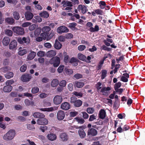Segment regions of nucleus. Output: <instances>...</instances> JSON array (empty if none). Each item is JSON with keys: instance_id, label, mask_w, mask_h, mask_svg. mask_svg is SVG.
I'll return each instance as SVG.
<instances>
[{"instance_id": "nucleus-31", "label": "nucleus", "mask_w": 145, "mask_h": 145, "mask_svg": "<svg viewBox=\"0 0 145 145\" xmlns=\"http://www.w3.org/2000/svg\"><path fill=\"white\" fill-rule=\"evenodd\" d=\"M78 60V59L76 58L72 57L71 59L69 62L72 63L74 66H76L78 65L77 62Z\"/></svg>"}, {"instance_id": "nucleus-25", "label": "nucleus", "mask_w": 145, "mask_h": 145, "mask_svg": "<svg viewBox=\"0 0 145 145\" xmlns=\"http://www.w3.org/2000/svg\"><path fill=\"white\" fill-rule=\"evenodd\" d=\"M56 52L54 50H51L48 51L47 53L48 57H52L56 55Z\"/></svg>"}, {"instance_id": "nucleus-37", "label": "nucleus", "mask_w": 145, "mask_h": 145, "mask_svg": "<svg viewBox=\"0 0 145 145\" xmlns=\"http://www.w3.org/2000/svg\"><path fill=\"white\" fill-rule=\"evenodd\" d=\"M104 42L105 44L107 46H110V44L109 42L112 43L113 42V40L111 39L106 38V39L104 40Z\"/></svg>"}, {"instance_id": "nucleus-53", "label": "nucleus", "mask_w": 145, "mask_h": 145, "mask_svg": "<svg viewBox=\"0 0 145 145\" xmlns=\"http://www.w3.org/2000/svg\"><path fill=\"white\" fill-rule=\"evenodd\" d=\"M27 69V65H22L20 68V70L21 72H24Z\"/></svg>"}, {"instance_id": "nucleus-29", "label": "nucleus", "mask_w": 145, "mask_h": 145, "mask_svg": "<svg viewBox=\"0 0 145 145\" xmlns=\"http://www.w3.org/2000/svg\"><path fill=\"white\" fill-rule=\"evenodd\" d=\"M10 41V39L8 37H5L3 40V44L5 46H7Z\"/></svg>"}, {"instance_id": "nucleus-21", "label": "nucleus", "mask_w": 145, "mask_h": 145, "mask_svg": "<svg viewBox=\"0 0 145 145\" xmlns=\"http://www.w3.org/2000/svg\"><path fill=\"white\" fill-rule=\"evenodd\" d=\"M106 115V112L105 110L103 109H101L99 112V118L101 119H103L105 118Z\"/></svg>"}, {"instance_id": "nucleus-34", "label": "nucleus", "mask_w": 145, "mask_h": 145, "mask_svg": "<svg viewBox=\"0 0 145 145\" xmlns=\"http://www.w3.org/2000/svg\"><path fill=\"white\" fill-rule=\"evenodd\" d=\"M22 48L21 47H20L19 49L20 50L18 52V54L20 56H23L26 54L27 53V51L26 49H24L22 50H21L22 49Z\"/></svg>"}, {"instance_id": "nucleus-46", "label": "nucleus", "mask_w": 145, "mask_h": 145, "mask_svg": "<svg viewBox=\"0 0 145 145\" xmlns=\"http://www.w3.org/2000/svg\"><path fill=\"white\" fill-rule=\"evenodd\" d=\"M72 94L77 97H81L82 95V93L80 92H78L77 91H74L72 93Z\"/></svg>"}, {"instance_id": "nucleus-60", "label": "nucleus", "mask_w": 145, "mask_h": 145, "mask_svg": "<svg viewBox=\"0 0 145 145\" xmlns=\"http://www.w3.org/2000/svg\"><path fill=\"white\" fill-rule=\"evenodd\" d=\"M14 82V81L13 80H9L5 82L6 85H10L12 84Z\"/></svg>"}, {"instance_id": "nucleus-47", "label": "nucleus", "mask_w": 145, "mask_h": 145, "mask_svg": "<svg viewBox=\"0 0 145 145\" xmlns=\"http://www.w3.org/2000/svg\"><path fill=\"white\" fill-rule=\"evenodd\" d=\"M75 119L76 120L78 123L82 124L85 122V121L82 119L78 117H76Z\"/></svg>"}, {"instance_id": "nucleus-19", "label": "nucleus", "mask_w": 145, "mask_h": 145, "mask_svg": "<svg viewBox=\"0 0 145 145\" xmlns=\"http://www.w3.org/2000/svg\"><path fill=\"white\" fill-rule=\"evenodd\" d=\"M5 21L6 23L10 25H12L14 23V20L12 17H7L5 18Z\"/></svg>"}, {"instance_id": "nucleus-62", "label": "nucleus", "mask_w": 145, "mask_h": 145, "mask_svg": "<svg viewBox=\"0 0 145 145\" xmlns=\"http://www.w3.org/2000/svg\"><path fill=\"white\" fill-rule=\"evenodd\" d=\"M5 33L9 36H12V31L9 29L6 30L5 31Z\"/></svg>"}, {"instance_id": "nucleus-41", "label": "nucleus", "mask_w": 145, "mask_h": 145, "mask_svg": "<svg viewBox=\"0 0 145 145\" xmlns=\"http://www.w3.org/2000/svg\"><path fill=\"white\" fill-rule=\"evenodd\" d=\"M77 25V24L74 22L70 23L68 25V27L72 29H74L75 28V27Z\"/></svg>"}, {"instance_id": "nucleus-40", "label": "nucleus", "mask_w": 145, "mask_h": 145, "mask_svg": "<svg viewBox=\"0 0 145 145\" xmlns=\"http://www.w3.org/2000/svg\"><path fill=\"white\" fill-rule=\"evenodd\" d=\"M99 4V7L101 9H104L106 6V3L105 1H100Z\"/></svg>"}, {"instance_id": "nucleus-13", "label": "nucleus", "mask_w": 145, "mask_h": 145, "mask_svg": "<svg viewBox=\"0 0 145 145\" xmlns=\"http://www.w3.org/2000/svg\"><path fill=\"white\" fill-rule=\"evenodd\" d=\"M61 108L63 110H67L70 108V104L67 102H65L62 103L61 105Z\"/></svg>"}, {"instance_id": "nucleus-35", "label": "nucleus", "mask_w": 145, "mask_h": 145, "mask_svg": "<svg viewBox=\"0 0 145 145\" xmlns=\"http://www.w3.org/2000/svg\"><path fill=\"white\" fill-rule=\"evenodd\" d=\"M39 15L42 17L47 18L49 16L48 13L46 11H44L39 14Z\"/></svg>"}, {"instance_id": "nucleus-64", "label": "nucleus", "mask_w": 145, "mask_h": 145, "mask_svg": "<svg viewBox=\"0 0 145 145\" xmlns=\"http://www.w3.org/2000/svg\"><path fill=\"white\" fill-rule=\"evenodd\" d=\"M22 40L23 41V43H25L26 44H28L30 42V40L29 38H28L23 37L22 38Z\"/></svg>"}, {"instance_id": "nucleus-23", "label": "nucleus", "mask_w": 145, "mask_h": 145, "mask_svg": "<svg viewBox=\"0 0 145 145\" xmlns=\"http://www.w3.org/2000/svg\"><path fill=\"white\" fill-rule=\"evenodd\" d=\"M33 116L35 118H44L45 117V115L41 113L36 112L33 113Z\"/></svg>"}, {"instance_id": "nucleus-11", "label": "nucleus", "mask_w": 145, "mask_h": 145, "mask_svg": "<svg viewBox=\"0 0 145 145\" xmlns=\"http://www.w3.org/2000/svg\"><path fill=\"white\" fill-rule=\"evenodd\" d=\"M97 134V131L93 128L89 129L88 131L87 135L89 136H96Z\"/></svg>"}, {"instance_id": "nucleus-15", "label": "nucleus", "mask_w": 145, "mask_h": 145, "mask_svg": "<svg viewBox=\"0 0 145 145\" xmlns=\"http://www.w3.org/2000/svg\"><path fill=\"white\" fill-rule=\"evenodd\" d=\"M78 9L83 14L86 13L87 10V8L85 6L81 5H78Z\"/></svg>"}, {"instance_id": "nucleus-51", "label": "nucleus", "mask_w": 145, "mask_h": 145, "mask_svg": "<svg viewBox=\"0 0 145 145\" xmlns=\"http://www.w3.org/2000/svg\"><path fill=\"white\" fill-rule=\"evenodd\" d=\"M64 66L63 65H61L58 68L57 71L58 72L60 73H61L63 71V69L64 68Z\"/></svg>"}, {"instance_id": "nucleus-12", "label": "nucleus", "mask_w": 145, "mask_h": 145, "mask_svg": "<svg viewBox=\"0 0 145 145\" xmlns=\"http://www.w3.org/2000/svg\"><path fill=\"white\" fill-rule=\"evenodd\" d=\"M40 110L44 112H52L56 110L57 109V107L56 106L51 107L50 108H41L39 109Z\"/></svg>"}, {"instance_id": "nucleus-26", "label": "nucleus", "mask_w": 145, "mask_h": 145, "mask_svg": "<svg viewBox=\"0 0 145 145\" xmlns=\"http://www.w3.org/2000/svg\"><path fill=\"white\" fill-rule=\"evenodd\" d=\"M62 3L63 4V7H71L72 6V2L69 1H63Z\"/></svg>"}, {"instance_id": "nucleus-1", "label": "nucleus", "mask_w": 145, "mask_h": 145, "mask_svg": "<svg viewBox=\"0 0 145 145\" xmlns=\"http://www.w3.org/2000/svg\"><path fill=\"white\" fill-rule=\"evenodd\" d=\"M16 135V133L15 130L10 129L4 134L3 137V138L6 141L11 140L14 138Z\"/></svg>"}, {"instance_id": "nucleus-55", "label": "nucleus", "mask_w": 145, "mask_h": 145, "mask_svg": "<svg viewBox=\"0 0 145 145\" xmlns=\"http://www.w3.org/2000/svg\"><path fill=\"white\" fill-rule=\"evenodd\" d=\"M95 110L93 108H87V111L89 114H92L94 111Z\"/></svg>"}, {"instance_id": "nucleus-56", "label": "nucleus", "mask_w": 145, "mask_h": 145, "mask_svg": "<svg viewBox=\"0 0 145 145\" xmlns=\"http://www.w3.org/2000/svg\"><path fill=\"white\" fill-rule=\"evenodd\" d=\"M86 48L85 45H82L79 46L78 47V50L80 51H82Z\"/></svg>"}, {"instance_id": "nucleus-61", "label": "nucleus", "mask_w": 145, "mask_h": 145, "mask_svg": "<svg viewBox=\"0 0 145 145\" xmlns=\"http://www.w3.org/2000/svg\"><path fill=\"white\" fill-rule=\"evenodd\" d=\"M74 77L76 79H78L82 78V75L80 74H76L74 75Z\"/></svg>"}, {"instance_id": "nucleus-5", "label": "nucleus", "mask_w": 145, "mask_h": 145, "mask_svg": "<svg viewBox=\"0 0 145 145\" xmlns=\"http://www.w3.org/2000/svg\"><path fill=\"white\" fill-rule=\"evenodd\" d=\"M87 26L90 27L89 30L92 32H97L99 30V28L98 25H96L95 26L94 28L92 27L93 24L91 22H88L86 24Z\"/></svg>"}, {"instance_id": "nucleus-4", "label": "nucleus", "mask_w": 145, "mask_h": 145, "mask_svg": "<svg viewBox=\"0 0 145 145\" xmlns=\"http://www.w3.org/2000/svg\"><path fill=\"white\" fill-rule=\"evenodd\" d=\"M12 29L14 32L18 35H22L24 33V29L19 27H13Z\"/></svg>"}, {"instance_id": "nucleus-63", "label": "nucleus", "mask_w": 145, "mask_h": 145, "mask_svg": "<svg viewBox=\"0 0 145 145\" xmlns=\"http://www.w3.org/2000/svg\"><path fill=\"white\" fill-rule=\"evenodd\" d=\"M73 35L71 33H68L66 34L65 35V38L67 39H71L72 38Z\"/></svg>"}, {"instance_id": "nucleus-33", "label": "nucleus", "mask_w": 145, "mask_h": 145, "mask_svg": "<svg viewBox=\"0 0 145 145\" xmlns=\"http://www.w3.org/2000/svg\"><path fill=\"white\" fill-rule=\"evenodd\" d=\"M62 46L61 44L57 40L55 41L54 47L57 49L59 50L60 49Z\"/></svg>"}, {"instance_id": "nucleus-17", "label": "nucleus", "mask_w": 145, "mask_h": 145, "mask_svg": "<svg viewBox=\"0 0 145 145\" xmlns=\"http://www.w3.org/2000/svg\"><path fill=\"white\" fill-rule=\"evenodd\" d=\"M17 43L15 40H13L11 41L9 46V48L10 49H13L15 48L17 45Z\"/></svg>"}, {"instance_id": "nucleus-22", "label": "nucleus", "mask_w": 145, "mask_h": 145, "mask_svg": "<svg viewBox=\"0 0 145 145\" xmlns=\"http://www.w3.org/2000/svg\"><path fill=\"white\" fill-rule=\"evenodd\" d=\"M121 78V80L124 82H127L128 81V78L129 77V75L127 73H125L123 74Z\"/></svg>"}, {"instance_id": "nucleus-52", "label": "nucleus", "mask_w": 145, "mask_h": 145, "mask_svg": "<svg viewBox=\"0 0 145 145\" xmlns=\"http://www.w3.org/2000/svg\"><path fill=\"white\" fill-rule=\"evenodd\" d=\"M39 129L43 132H44L45 131L47 130L48 127L45 125L40 126L39 127Z\"/></svg>"}, {"instance_id": "nucleus-38", "label": "nucleus", "mask_w": 145, "mask_h": 145, "mask_svg": "<svg viewBox=\"0 0 145 145\" xmlns=\"http://www.w3.org/2000/svg\"><path fill=\"white\" fill-rule=\"evenodd\" d=\"M13 16L16 20H18L20 18L19 14L18 12L14 11L13 12Z\"/></svg>"}, {"instance_id": "nucleus-14", "label": "nucleus", "mask_w": 145, "mask_h": 145, "mask_svg": "<svg viewBox=\"0 0 145 145\" xmlns=\"http://www.w3.org/2000/svg\"><path fill=\"white\" fill-rule=\"evenodd\" d=\"M59 137L63 141H66L68 139V136L66 133H63L60 134Z\"/></svg>"}, {"instance_id": "nucleus-44", "label": "nucleus", "mask_w": 145, "mask_h": 145, "mask_svg": "<svg viewBox=\"0 0 145 145\" xmlns=\"http://www.w3.org/2000/svg\"><path fill=\"white\" fill-rule=\"evenodd\" d=\"M65 73L68 75H70L73 73V71L72 69H67L65 70Z\"/></svg>"}, {"instance_id": "nucleus-30", "label": "nucleus", "mask_w": 145, "mask_h": 145, "mask_svg": "<svg viewBox=\"0 0 145 145\" xmlns=\"http://www.w3.org/2000/svg\"><path fill=\"white\" fill-rule=\"evenodd\" d=\"M59 84V81L57 79H54L53 80L51 83V86L53 87H56Z\"/></svg>"}, {"instance_id": "nucleus-27", "label": "nucleus", "mask_w": 145, "mask_h": 145, "mask_svg": "<svg viewBox=\"0 0 145 145\" xmlns=\"http://www.w3.org/2000/svg\"><path fill=\"white\" fill-rule=\"evenodd\" d=\"M74 84L75 86L78 88L82 87L84 85V84L83 83L77 81L75 82L74 83Z\"/></svg>"}, {"instance_id": "nucleus-48", "label": "nucleus", "mask_w": 145, "mask_h": 145, "mask_svg": "<svg viewBox=\"0 0 145 145\" xmlns=\"http://www.w3.org/2000/svg\"><path fill=\"white\" fill-rule=\"evenodd\" d=\"M107 71L105 70H103L102 71V74L101 78L102 79H104L106 76Z\"/></svg>"}, {"instance_id": "nucleus-54", "label": "nucleus", "mask_w": 145, "mask_h": 145, "mask_svg": "<svg viewBox=\"0 0 145 145\" xmlns=\"http://www.w3.org/2000/svg\"><path fill=\"white\" fill-rule=\"evenodd\" d=\"M45 54V52L42 51H39L37 53V55L39 57H43L44 56Z\"/></svg>"}, {"instance_id": "nucleus-58", "label": "nucleus", "mask_w": 145, "mask_h": 145, "mask_svg": "<svg viewBox=\"0 0 145 145\" xmlns=\"http://www.w3.org/2000/svg\"><path fill=\"white\" fill-rule=\"evenodd\" d=\"M95 12L97 14L102 15L103 14V12L102 10L99 9H96L95 10Z\"/></svg>"}, {"instance_id": "nucleus-59", "label": "nucleus", "mask_w": 145, "mask_h": 145, "mask_svg": "<svg viewBox=\"0 0 145 145\" xmlns=\"http://www.w3.org/2000/svg\"><path fill=\"white\" fill-rule=\"evenodd\" d=\"M121 83L120 82H119L115 84L114 88L115 90H116L120 88L121 86Z\"/></svg>"}, {"instance_id": "nucleus-18", "label": "nucleus", "mask_w": 145, "mask_h": 145, "mask_svg": "<svg viewBox=\"0 0 145 145\" xmlns=\"http://www.w3.org/2000/svg\"><path fill=\"white\" fill-rule=\"evenodd\" d=\"M48 139L51 141H54L57 138L56 135L54 133H50L48 134L47 136Z\"/></svg>"}, {"instance_id": "nucleus-2", "label": "nucleus", "mask_w": 145, "mask_h": 145, "mask_svg": "<svg viewBox=\"0 0 145 145\" xmlns=\"http://www.w3.org/2000/svg\"><path fill=\"white\" fill-rule=\"evenodd\" d=\"M42 30L43 33L40 34V36L42 37L44 40H45L49 35V32L51 30L50 28L48 26H44L42 28Z\"/></svg>"}, {"instance_id": "nucleus-36", "label": "nucleus", "mask_w": 145, "mask_h": 145, "mask_svg": "<svg viewBox=\"0 0 145 145\" xmlns=\"http://www.w3.org/2000/svg\"><path fill=\"white\" fill-rule=\"evenodd\" d=\"M78 57L79 59L83 61H86V57L81 53L78 54Z\"/></svg>"}, {"instance_id": "nucleus-9", "label": "nucleus", "mask_w": 145, "mask_h": 145, "mask_svg": "<svg viewBox=\"0 0 145 145\" xmlns=\"http://www.w3.org/2000/svg\"><path fill=\"white\" fill-rule=\"evenodd\" d=\"M31 75L30 74H25L22 76L21 80L24 82L29 81L31 79Z\"/></svg>"}, {"instance_id": "nucleus-7", "label": "nucleus", "mask_w": 145, "mask_h": 145, "mask_svg": "<svg viewBox=\"0 0 145 145\" xmlns=\"http://www.w3.org/2000/svg\"><path fill=\"white\" fill-rule=\"evenodd\" d=\"M48 120L44 118H40L38 119L37 120V123L39 125H46L48 123Z\"/></svg>"}, {"instance_id": "nucleus-24", "label": "nucleus", "mask_w": 145, "mask_h": 145, "mask_svg": "<svg viewBox=\"0 0 145 145\" xmlns=\"http://www.w3.org/2000/svg\"><path fill=\"white\" fill-rule=\"evenodd\" d=\"M25 16L26 19L29 20L33 18V15L32 13L27 12L25 13Z\"/></svg>"}, {"instance_id": "nucleus-10", "label": "nucleus", "mask_w": 145, "mask_h": 145, "mask_svg": "<svg viewBox=\"0 0 145 145\" xmlns=\"http://www.w3.org/2000/svg\"><path fill=\"white\" fill-rule=\"evenodd\" d=\"M65 116L64 112L61 110L58 111L57 113V118L59 120H62L64 119Z\"/></svg>"}, {"instance_id": "nucleus-3", "label": "nucleus", "mask_w": 145, "mask_h": 145, "mask_svg": "<svg viewBox=\"0 0 145 145\" xmlns=\"http://www.w3.org/2000/svg\"><path fill=\"white\" fill-rule=\"evenodd\" d=\"M60 63V60L59 57L56 56L52 59L50 61V63L53 64L54 67H57L59 65Z\"/></svg>"}, {"instance_id": "nucleus-6", "label": "nucleus", "mask_w": 145, "mask_h": 145, "mask_svg": "<svg viewBox=\"0 0 145 145\" xmlns=\"http://www.w3.org/2000/svg\"><path fill=\"white\" fill-rule=\"evenodd\" d=\"M69 29L66 27L61 26L59 27L57 29V32L59 34L67 32L69 31Z\"/></svg>"}, {"instance_id": "nucleus-8", "label": "nucleus", "mask_w": 145, "mask_h": 145, "mask_svg": "<svg viewBox=\"0 0 145 145\" xmlns=\"http://www.w3.org/2000/svg\"><path fill=\"white\" fill-rule=\"evenodd\" d=\"M62 97L61 96L57 95L54 98L53 101L54 103L56 105L60 104L62 101Z\"/></svg>"}, {"instance_id": "nucleus-45", "label": "nucleus", "mask_w": 145, "mask_h": 145, "mask_svg": "<svg viewBox=\"0 0 145 145\" xmlns=\"http://www.w3.org/2000/svg\"><path fill=\"white\" fill-rule=\"evenodd\" d=\"M59 85L62 87H65L67 84V82L66 81L64 80H63L61 81L59 83Z\"/></svg>"}, {"instance_id": "nucleus-49", "label": "nucleus", "mask_w": 145, "mask_h": 145, "mask_svg": "<svg viewBox=\"0 0 145 145\" xmlns=\"http://www.w3.org/2000/svg\"><path fill=\"white\" fill-rule=\"evenodd\" d=\"M54 35V33L52 30L51 31L46 39L47 40L50 39Z\"/></svg>"}, {"instance_id": "nucleus-43", "label": "nucleus", "mask_w": 145, "mask_h": 145, "mask_svg": "<svg viewBox=\"0 0 145 145\" xmlns=\"http://www.w3.org/2000/svg\"><path fill=\"white\" fill-rule=\"evenodd\" d=\"M14 76V74L12 72H10L5 74V76L6 78L8 79Z\"/></svg>"}, {"instance_id": "nucleus-50", "label": "nucleus", "mask_w": 145, "mask_h": 145, "mask_svg": "<svg viewBox=\"0 0 145 145\" xmlns=\"http://www.w3.org/2000/svg\"><path fill=\"white\" fill-rule=\"evenodd\" d=\"M41 29L40 28L37 29L34 32L35 35L36 36H38L40 33Z\"/></svg>"}, {"instance_id": "nucleus-57", "label": "nucleus", "mask_w": 145, "mask_h": 145, "mask_svg": "<svg viewBox=\"0 0 145 145\" xmlns=\"http://www.w3.org/2000/svg\"><path fill=\"white\" fill-rule=\"evenodd\" d=\"M78 114V112L76 111H71L69 113L70 116L72 117L76 116Z\"/></svg>"}, {"instance_id": "nucleus-16", "label": "nucleus", "mask_w": 145, "mask_h": 145, "mask_svg": "<svg viewBox=\"0 0 145 145\" xmlns=\"http://www.w3.org/2000/svg\"><path fill=\"white\" fill-rule=\"evenodd\" d=\"M111 88L110 87H103L100 90V92L103 95H106L109 90H110Z\"/></svg>"}, {"instance_id": "nucleus-32", "label": "nucleus", "mask_w": 145, "mask_h": 145, "mask_svg": "<svg viewBox=\"0 0 145 145\" xmlns=\"http://www.w3.org/2000/svg\"><path fill=\"white\" fill-rule=\"evenodd\" d=\"M78 133L80 137L81 138H84L86 136V134L83 129L79 130Z\"/></svg>"}, {"instance_id": "nucleus-39", "label": "nucleus", "mask_w": 145, "mask_h": 145, "mask_svg": "<svg viewBox=\"0 0 145 145\" xmlns=\"http://www.w3.org/2000/svg\"><path fill=\"white\" fill-rule=\"evenodd\" d=\"M82 104V101L80 100H77L75 101L74 105L76 107H79Z\"/></svg>"}, {"instance_id": "nucleus-28", "label": "nucleus", "mask_w": 145, "mask_h": 145, "mask_svg": "<svg viewBox=\"0 0 145 145\" xmlns=\"http://www.w3.org/2000/svg\"><path fill=\"white\" fill-rule=\"evenodd\" d=\"M12 87L10 85H6L3 88V91L5 92H9L12 90Z\"/></svg>"}, {"instance_id": "nucleus-42", "label": "nucleus", "mask_w": 145, "mask_h": 145, "mask_svg": "<svg viewBox=\"0 0 145 145\" xmlns=\"http://www.w3.org/2000/svg\"><path fill=\"white\" fill-rule=\"evenodd\" d=\"M39 88L37 87H35L32 89L31 92L33 94H35L37 93L39 91Z\"/></svg>"}, {"instance_id": "nucleus-20", "label": "nucleus", "mask_w": 145, "mask_h": 145, "mask_svg": "<svg viewBox=\"0 0 145 145\" xmlns=\"http://www.w3.org/2000/svg\"><path fill=\"white\" fill-rule=\"evenodd\" d=\"M36 55V53L33 51H31L27 56V59L28 60L33 59L35 57Z\"/></svg>"}]
</instances>
